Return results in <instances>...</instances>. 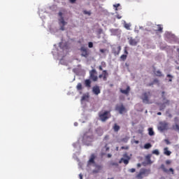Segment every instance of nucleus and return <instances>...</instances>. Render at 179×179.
I'll return each instance as SVG.
<instances>
[{
    "instance_id": "1",
    "label": "nucleus",
    "mask_w": 179,
    "mask_h": 179,
    "mask_svg": "<svg viewBox=\"0 0 179 179\" xmlns=\"http://www.w3.org/2000/svg\"><path fill=\"white\" fill-rule=\"evenodd\" d=\"M152 97V93L150 92H147L143 93L141 95V99L143 101V103L145 104H151L152 101H150V99Z\"/></svg>"
},
{
    "instance_id": "2",
    "label": "nucleus",
    "mask_w": 179,
    "mask_h": 179,
    "mask_svg": "<svg viewBox=\"0 0 179 179\" xmlns=\"http://www.w3.org/2000/svg\"><path fill=\"white\" fill-rule=\"evenodd\" d=\"M150 174V169H141L139 173L136 176L137 179H143Z\"/></svg>"
},
{
    "instance_id": "3",
    "label": "nucleus",
    "mask_w": 179,
    "mask_h": 179,
    "mask_svg": "<svg viewBox=\"0 0 179 179\" xmlns=\"http://www.w3.org/2000/svg\"><path fill=\"white\" fill-rule=\"evenodd\" d=\"M58 15L60 17L59 19V25H60V30L64 31L65 30V26L67 24V22H66L64 20V17L63 16V13L62 11L59 12Z\"/></svg>"
},
{
    "instance_id": "4",
    "label": "nucleus",
    "mask_w": 179,
    "mask_h": 179,
    "mask_svg": "<svg viewBox=\"0 0 179 179\" xmlns=\"http://www.w3.org/2000/svg\"><path fill=\"white\" fill-rule=\"evenodd\" d=\"M99 117L101 122H105L110 117V113L109 111L100 112L99 113Z\"/></svg>"
},
{
    "instance_id": "5",
    "label": "nucleus",
    "mask_w": 179,
    "mask_h": 179,
    "mask_svg": "<svg viewBox=\"0 0 179 179\" xmlns=\"http://www.w3.org/2000/svg\"><path fill=\"white\" fill-rule=\"evenodd\" d=\"M98 73L95 69H93L90 71V79L94 82H97L99 80Z\"/></svg>"
},
{
    "instance_id": "6",
    "label": "nucleus",
    "mask_w": 179,
    "mask_h": 179,
    "mask_svg": "<svg viewBox=\"0 0 179 179\" xmlns=\"http://www.w3.org/2000/svg\"><path fill=\"white\" fill-rule=\"evenodd\" d=\"M162 99L164 101H165V102L164 103L160 104L159 106V110L162 111L163 110H164L166 108V106H169L170 105V101L169 100H166V96H164V94H166V92H162Z\"/></svg>"
},
{
    "instance_id": "7",
    "label": "nucleus",
    "mask_w": 179,
    "mask_h": 179,
    "mask_svg": "<svg viewBox=\"0 0 179 179\" xmlns=\"http://www.w3.org/2000/svg\"><path fill=\"white\" fill-rule=\"evenodd\" d=\"M157 128H158V130L161 131H166L169 129V123L166 122H160L158 124Z\"/></svg>"
},
{
    "instance_id": "8",
    "label": "nucleus",
    "mask_w": 179,
    "mask_h": 179,
    "mask_svg": "<svg viewBox=\"0 0 179 179\" xmlns=\"http://www.w3.org/2000/svg\"><path fill=\"white\" fill-rule=\"evenodd\" d=\"M80 52L81 56L84 57L85 58H87L90 55L89 49L87 48H85V46H81Z\"/></svg>"
},
{
    "instance_id": "9",
    "label": "nucleus",
    "mask_w": 179,
    "mask_h": 179,
    "mask_svg": "<svg viewBox=\"0 0 179 179\" xmlns=\"http://www.w3.org/2000/svg\"><path fill=\"white\" fill-rule=\"evenodd\" d=\"M115 110L118 111L119 113L121 115L127 113V110L123 104H122L121 106H116Z\"/></svg>"
},
{
    "instance_id": "10",
    "label": "nucleus",
    "mask_w": 179,
    "mask_h": 179,
    "mask_svg": "<svg viewBox=\"0 0 179 179\" xmlns=\"http://www.w3.org/2000/svg\"><path fill=\"white\" fill-rule=\"evenodd\" d=\"M108 73L107 70H103V74H99V78L101 79L103 78V80L104 81H106L108 79Z\"/></svg>"
},
{
    "instance_id": "11",
    "label": "nucleus",
    "mask_w": 179,
    "mask_h": 179,
    "mask_svg": "<svg viewBox=\"0 0 179 179\" xmlns=\"http://www.w3.org/2000/svg\"><path fill=\"white\" fill-rule=\"evenodd\" d=\"M160 169L164 172V173H169V171L171 172L172 174H174V169L173 168L169 169V170H167L166 169V166L164 164H162L160 166Z\"/></svg>"
},
{
    "instance_id": "12",
    "label": "nucleus",
    "mask_w": 179,
    "mask_h": 179,
    "mask_svg": "<svg viewBox=\"0 0 179 179\" xmlns=\"http://www.w3.org/2000/svg\"><path fill=\"white\" fill-rule=\"evenodd\" d=\"M121 50H122V47L117 46V48H113L112 51L115 55H119L120 54Z\"/></svg>"
},
{
    "instance_id": "13",
    "label": "nucleus",
    "mask_w": 179,
    "mask_h": 179,
    "mask_svg": "<svg viewBox=\"0 0 179 179\" xmlns=\"http://www.w3.org/2000/svg\"><path fill=\"white\" fill-rule=\"evenodd\" d=\"M92 92L96 94V95H99V94H101V90L100 87L99 86H94L92 88Z\"/></svg>"
},
{
    "instance_id": "14",
    "label": "nucleus",
    "mask_w": 179,
    "mask_h": 179,
    "mask_svg": "<svg viewBox=\"0 0 179 179\" xmlns=\"http://www.w3.org/2000/svg\"><path fill=\"white\" fill-rule=\"evenodd\" d=\"M85 86L87 88H91L92 87V80L90 79L85 80L84 81Z\"/></svg>"
},
{
    "instance_id": "15",
    "label": "nucleus",
    "mask_w": 179,
    "mask_h": 179,
    "mask_svg": "<svg viewBox=\"0 0 179 179\" xmlns=\"http://www.w3.org/2000/svg\"><path fill=\"white\" fill-rule=\"evenodd\" d=\"M124 157L127 158V159H123V162L125 165L129 164V160L131 159V157L128 156V155H124Z\"/></svg>"
},
{
    "instance_id": "16",
    "label": "nucleus",
    "mask_w": 179,
    "mask_h": 179,
    "mask_svg": "<svg viewBox=\"0 0 179 179\" xmlns=\"http://www.w3.org/2000/svg\"><path fill=\"white\" fill-rule=\"evenodd\" d=\"M155 84H157L158 86L160 85V83L159 81V80H157V78H155V80H153L152 83H150L149 84H148V86L150 87L154 85Z\"/></svg>"
},
{
    "instance_id": "17",
    "label": "nucleus",
    "mask_w": 179,
    "mask_h": 179,
    "mask_svg": "<svg viewBox=\"0 0 179 179\" xmlns=\"http://www.w3.org/2000/svg\"><path fill=\"white\" fill-rule=\"evenodd\" d=\"M130 91H131V88H130V87H129V86H127L126 90H120V92H121L122 94H127V95H128V94H129Z\"/></svg>"
},
{
    "instance_id": "18",
    "label": "nucleus",
    "mask_w": 179,
    "mask_h": 179,
    "mask_svg": "<svg viewBox=\"0 0 179 179\" xmlns=\"http://www.w3.org/2000/svg\"><path fill=\"white\" fill-rule=\"evenodd\" d=\"M129 43L130 45H136V44H138V42L132 38H129Z\"/></svg>"
},
{
    "instance_id": "19",
    "label": "nucleus",
    "mask_w": 179,
    "mask_h": 179,
    "mask_svg": "<svg viewBox=\"0 0 179 179\" xmlns=\"http://www.w3.org/2000/svg\"><path fill=\"white\" fill-rule=\"evenodd\" d=\"M95 159H96V156H95V155L94 154H92V155H91V157H90V160H89V164H94L95 163Z\"/></svg>"
},
{
    "instance_id": "20",
    "label": "nucleus",
    "mask_w": 179,
    "mask_h": 179,
    "mask_svg": "<svg viewBox=\"0 0 179 179\" xmlns=\"http://www.w3.org/2000/svg\"><path fill=\"white\" fill-rule=\"evenodd\" d=\"M151 157H152V155H148L145 157V161H146L148 164H152V160H150Z\"/></svg>"
},
{
    "instance_id": "21",
    "label": "nucleus",
    "mask_w": 179,
    "mask_h": 179,
    "mask_svg": "<svg viewBox=\"0 0 179 179\" xmlns=\"http://www.w3.org/2000/svg\"><path fill=\"white\" fill-rule=\"evenodd\" d=\"M113 130L115 132H118L120 130V127L117 124H115L113 126Z\"/></svg>"
},
{
    "instance_id": "22",
    "label": "nucleus",
    "mask_w": 179,
    "mask_h": 179,
    "mask_svg": "<svg viewBox=\"0 0 179 179\" xmlns=\"http://www.w3.org/2000/svg\"><path fill=\"white\" fill-rule=\"evenodd\" d=\"M156 31L163 33V27H162V24H157V29L156 30Z\"/></svg>"
},
{
    "instance_id": "23",
    "label": "nucleus",
    "mask_w": 179,
    "mask_h": 179,
    "mask_svg": "<svg viewBox=\"0 0 179 179\" xmlns=\"http://www.w3.org/2000/svg\"><path fill=\"white\" fill-rule=\"evenodd\" d=\"M76 89L78 91H80L83 90V85L81 84V83H78L77 84Z\"/></svg>"
},
{
    "instance_id": "24",
    "label": "nucleus",
    "mask_w": 179,
    "mask_h": 179,
    "mask_svg": "<svg viewBox=\"0 0 179 179\" xmlns=\"http://www.w3.org/2000/svg\"><path fill=\"white\" fill-rule=\"evenodd\" d=\"M89 98H90L89 94H83V96H82L81 100L82 101H87V100L89 99Z\"/></svg>"
},
{
    "instance_id": "25",
    "label": "nucleus",
    "mask_w": 179,
    "mask_h": 179,
    "mask_svg": "<svg viewBox=\"0 0 179 179\" xmlns=\"http://www.w3.org/2000/svg\"><path fill=\"white\" fill-rule=\"evenodd\" d=\"M148 134L151 136H155V131H153V129L152 128L148 129Z\"/></svg>"
},
{
    "instance_id": "26",
    "label": "nucleus",
    "mask_w": 179,
    "mask_h": 179,
    "mask_svg": "<svg viewBox=\"0 0 179 179\" xmlns=\"http://www.w3.org/2000/svg\"><path fill=\"white\" fill-rule=\"evenodd\" d=\"M164 154L167 156H170L171 155V152L169 151V148H166L164 149Z\"/></svg>"
},
{
    "instance_id": "27",
    "label": "nucleus",
    "mask_w": 179,
    "mask_h": 179,
    "mask_svg": "<svg viewBox=\"0 0 179 179\" xmlns=\"http://www.w3.org/2000/svg\"><path fill=\"white\" fill-rule=\"evenodd\" d=\"M156 76L157 77H162L163 76V74H162V71L160 70H157L155 73Z\"/></svg>"
},
{
    "instance_id": "28",
    "label": "nucleus",
    "mask_w": 179,
    "mask_h": 179,
    "mask_svg": "<svg viewBox=\"0 0 179 179\" xmlns=\"http://www.w3.org/2000/svg\"><path fill=\"white\" fill-rule=\"evenodd\" d=\"M175 131H179V124H176L172 127Z\"/></svg>"
},
{
    "instance_id": "29",
    "label": "nucleus",
    "mask_w": 179,
    "mask_h": 179,
    "mask_svg": "<svg viewBox=\"0 0 179 179\" xmlns=\"http://www.w3.org/2000/svg\"><path fill=\"white\" fill-rule=\"evenodd\" d=\"M120 59L122 61H125L127 59V55H122V56H120Z\"/></svg>"
},
{
    "instance_id": "30",
    "label": "nucleus",
    "mask_w": 179,
    "mask_h": 179,
    "mask_svg": "<svg viewBox=\"0 0 179 179\" xmlns=\"http://www.w3.org/2000/svg\"><path fill=\"white\" fill-rule=\"evenodd\" d=\"M152 148V144H151V143H147V144H145V145H144V148H145V149H149V148Z\"/></svg>"
},
{
    "instance_id": "31",
    "label": "nucleus",
    "mask_w": 179,
    "mask_h": 179,
    "mask_svg": "<svg viewBox=\"0 0 179 179\" xmlns=\"http://www.w3.org/2000/svg\"><path fill=\"white\" fill-rule=\"evenodd\" d=\"M167 78H169V82H172L173 81V76L171 74H167Z\"/></svg>"
},
{
    "instance_id": "32",
    "label": "nucleus",
    "mask_w": 179,
    "mask_h": 179,
    "mask_svg": "<svg viewBox=\"0 0 179 179\" xmlns=\"http://www.w3.org/2000/svg\"><path fill=\"white\" fill-rule=\"evenodd\" d=\"M120 3H116L113 5V7L115 8V11L118 10V8L120 7Z\"/></svg>"
},
{
    "instance_id": "33",
    "label": "nucleus",
    "mask_w": 179,
    "mask_h": 179,
    "mask_svg": "<svg viewBox=\"0 0 179 179\" xmlns=\"http://www.w3.org/2000/svg\"><path fill=\"white\" fill-rule=\"evenodd\" d=\"M88 47H89V48H92L94 47L93 42H89L88 43Z\"/></svg>"
},
{
    "instance_id": "34",
    "label": "nucleus",
    "mask_w": 179,
    "mask_h": 179,
    "mask_svg": "<svg viewBox=\"0 0 179 179\" xmlns=\"http://www.w3.org/2000/svg\"><path fill=\"white\" fill-rule=\"evenodd\" d=\"M83 13L85 15H91V12L90 11H87L86 10H83Z\"/></svg>"
},
{
    "instance_id": "35",
    "label": "nucleus",
    "mask_w": 179,
    "mask_h": 179,
    "mask_svg": "<svg viewBox=\"0 0 179 179\" xmlns=\"http://www.w3.org/2000/svg\"><path fill=\"white\" fill-rule=\"evenodd\" d=\"M124 27H125L127 30H130V24H124Z\"/></svg>"
},
{
    "instance_id": "36",
    "label": "nucleus",
    "mask_w": 179,
    "mask_h": 179,
    "mask_svg": "<svg viewBox=\"0 0 179 179\" xmlns=\"http://www.w3.org/2000/svg\"><path fill=\"white\" fill-rule=\"evenodd\" d=\"M152 154L159 155L160 153L159 152V150H155L152 151Z\"/></svg>"
},
{
    "instance_id": "37",
    "label": "nucleus",
    "mask_w": 179,
    "mask_h": 179,
    "mask_svg": "<svg viewBox=\"0 0 179 179\" xmlns=\"http://www.w3.org/2000/svg\"><path fill=\"white\" fill-rule=\"evenodd\" d=\"M129 149V146H122V147H121V150H127Z\"/></svg>"
},
{
    "instance_id": "38",
    "label": "nucleus",
    "mask_w": 179,
    "mask_h": 179,
    "mask_svg": "<svg viewBox=\"0 0 179 179\" xmlns=\"http://www.w3.org/2000/svg\"><path fill=\"white\" fill-rule=\"evenodd\" d=\"M99 51L101 53H105L107 51V50L106 49H100Z\"/></svg>"
},
{
    "instance_id": "39",
    "label": "nucleus",
    "mask_w": 179,
    "mask_h": 179,
    "mask_svg": "<svg viewBox=\"0 0 179 179\" xmlns=\"http://www.w3.org/2000/svg\"><path fill=\"white\" fill-rule=\"evenodd\" d=\"M136 171V169H129V172H131V173H135Z\"/></svg>"
},
{
    "instance_id": "40",
    "label": "nucleus",
    "mask_w": 179,
    "mask_h": 179,
    "mask_svg": "<svg viewBox=\"0 0 179 179\" xmlns=\"http://www.w3.org/2000/svg\"><path fill=\"white\" fill-rule=\"evenodd\" d=\"M116 17H117L118 20H120V19H122V16L120 15V14H117V15H116Z\"/></svg>"
},
{
    "instance_id": "41",
    "label": "nucleus",
    "mask_w": 179,
    "mask_h": 179,
    "mask_svg": "<svg viewBox=\"0 0 179 179\" xmlns=\"http://www.w3.org/2000/svg\"><path fill=\"white\" fill-rule=\"evenodd\" d=\"M124 54H125V55H129V52H128L127 48H125V49H124Z\"/></svg>"
},
{
    "instance_id": "42",
    "label": "nucleus",
    "mask_w": 179,
    "mask_h": 179,
    "mask_svg": "<svg viewBox=\"0 0 179 179\" xmlns=\"http://www.w3.org/2000/svg\"><path fill=\"white\" fill-rule=\"evenodd\" d=\"M106 151H108L110 150V148L108 147V144L105 145Z\"/></svg>"
},
{
    "instance_id": "43",
    "label": "nucleus",
    "mask_w": 179,
    "mask_h": 179,
    "mask_svg": "<svg viewBox=\"0 0 179 179\" xmlns=\"http://www.w3.org/2000/svg\"><path fill=\"white\" fill-rule=\"evenodd\" d=\"M111 165L112 166H119L118 163H115V162L111 163Z\"/></svg>"
},
{
    "instance_id": "44",
    "label": "nucleus",
    "mask_w": 179,
    "mask_h": 179,
    "mask_svg": "<svg viewBox=\"0 0 179 179\" xmlns=\"http://www.w3.org/2000/svg\"><path fill=\"white\" fill-rule=\"evenodd\" d=\"M165 142H166V145H170V143H171L170 141L167 140V139L165 140Z\"/></svg>"
},
{
    "instance_id": "45",
    "label": "nucleus",
    "mask_w": 179,
    "mask_h": 179,
    "mask_svg": "<svg viewBox=\"0 0 179 179\" xmlns=\"http://www.w3.org/2000/svg\"><path fill=\"white\" fill-rule=\"evenodd\" d=\"M77 0H69L71 3H75Z\"/></svg>"
},
{
    "instance_id": "46",
    "label": "nucleus",
    "mask_w": 179,
    "mask_h": 179,
    "mask_svg": "<svg viewBox=\"0 0 179 179\" xmlns=\"http://www.w3.org/2000/svg\"><path fill=\"white\" fill-rule=\"evenodd\" d=\"M166 164H171V161H170V160H166Z\"/></svg>"
},
{
    "instance_id": "47",
    "label": "nucleus",
    "mask_w": 179,
    "mask_h": 179,
    "mask_svg": "<svg viewBox=\"0 0 179 179\" xmlns=\"http://www.w3.org/2000/svg\"><path fill=\"white\" fill-rule=\"evenodd\" d=\"M80 179H83V176L82 173L79 174Z\"/></svg>"
},
{
    "instance_id": "48",
    "label": "nucleus",
    "mask_w": 179,
    "mask_h": 179,
    "mask_svg": "<svg viewBox=\"0 0 179 179\" xmlns=\"http://www.w3.org/2000/svg\"><path fill=\"white\" fill-rule=\"evenodd\" d=\"M99 71H103V66H99Z\"/></svg>"
},
{
    "instance_id": "49",
    "label": "nucleus",
    "mask_w": 179,
    "mask_h": 179,
    "mask_svg": "<svg viewBox=\"0 0 179 179\" xmlns=\"http://www.w3.org/2000/svg\"><path fill=\"white\" fill-rule=\"evenodd\" d=\"M123 161H124V158H122V159L120 160L119 164H122Z\"/></svg>"
},
{
    "instance_id": "50",
    "label": "nucleus",
    "mask_w": 179,
    "mask_h": 179,
    "mask_svg": "<svg viewBox=\"0 0 179 179\" xmlns=\"http://www.w3.org/2000/svg\"><path fill=\"white\" fill-rule=\"evenodd\" d=\"M105 140H108L109 139V136H106L105 138H104Z\"/></svg>"
},
{
    "instance_id": "51",
    "label": "nucleus",
    "mask_w": 179,
    "mask_h": 179,
    "mask_svg": "<svg viewBox=\"0 0 179 179\" xmlns=\"http://www.w3.org/2000/svg\"><path fill=\"white\" fill-rule=\"evenodd\" d=\"M107 157H108V158H111V157H112V155L108 154Z\"/></svg>"
},
{
    "instance_id": "52",
    "label": "nucleus",
    "mask_w": 179,
    "mask_h": 179,
    "mask_svg": "<svg viewBox=\"0 0 179 179\" xmlns=\"http://www.w3.org/2000/svg\"><path fill=\"white\" fill-rule=\"evenodd\" d=\"M87 139H90V141H92L93 138H92V137H87Z\"/></svg>"
},
{
    "instance_id": "53",
    "label": "nucleus",
    "mask_w": 179,
    "mask_h": 179,
    "mask_svg": "<svg viewBox=\"0 0 179 179\" xmlns=\"http://www.w3.org/2000/svg\"><path fill=\"white\" fill-rule=\"evenodd\" d=\"M141 166H142V165H141V164H137V167H138V168H141Z\"/></svg>"
},
{
    "instance_id": "54",
    "label": "nucleus",
    "mask_w": 179,
    "mask_h": 179,
    "mask_svg": "<svg viewBox=\"0 0 179 179\" xmlns=\"http://www.w3.org/2000/svg\"><path fill=\"white\" fill-rule=\"evenodd\" d=\"M157 115H162V113L159 112V113H157Z\"/></svg>"
},
{
    "instance_id": "55",
    "label": "nucleus",
    "mask_w": 179,
    "mask_h": 179,
    "mask_svg": "<svg viewBox=\"0 0 179 179\" xmlns=\"http://www.w3.org/2000/svg\"><path fill=\"white\" fill-rule=\"evenodd\" d=\"M74 125H75L76 127H77V126L78 125V124L77 122H76V123H74Z\"/></svg>"
},
{
    "instance_id": "56",
    "label": "nucleus",
    "mask_w": 179,
    "mask_h": 179,
    "mask_svg": "<svg viewBox=\"0 0 179 179\" xmlns=\"http://www.w3.org/2000/svg\"><path fill=\"white\" fill-rule=\"evenodd\" d=\"M93 172H94V173H98L99 171L94 170V171H93Z\"/></svg>"
},
{
    "instance_id": "57",
    "label": "nucleus",
    "mask_w": 179,
    "mask_h": 179,
    "mask_svg": "<svg viewBox=\"0 0 179 179\" xmlns=\"http://www.w3.org/2000/svg\"><path fill=\"white\" fill-rule=\"evenodd\" d=\"M101 64L105 66V65H106V63L102 62Z\"/></svg>"
},
{
    "instance_id": "58",
    "label": "nucleus",
    "mask_w": 179,
    "mask_h": 179,
    "mask_svg": "<svg viewBox=\"0 0 179 179\" xmlns=\"http://www.w3.org/2000/svg\"><path fill=\"white\" fill-rule=\"evenodd\" d=\"M135 143H139V141H136Z\"/></svg>"
},
{
    "instance_id": "59",
    "label": "nucleus",
    "mask_w": 179,
    "mask_h": 179,
    "mask_svg": "<svg viewBox=\"0 0 179 179\" xmlns=\"http://www.w3.org/2000/svg\"><path fill=\"white\" fill-rule=\"evenodd\" d=\"M161 179H166V178H164V177H162Z\"/></svg>"
},
{
    "instance_id": "60",
    "label": "nucleus",
    "mask_w": 179,
    "mask_h": 179,
    "mask_svg": "<svg viewBox=\"0 0 179 179\" xmlns=\"http://www.w3.org/2000/svg\"><path fill=\"white\" fill-rule=\"evenodd\" d=\"M119 150V148H117V150Z\"/></svg>"
},
{
    "instance_id": "61",
    "label": "nucleus",
    "mask_w": 179,
    "mask_h": 179,
    "mask_svg": "<svg viewBox=\"0 0 179 179\" xmlns=\"http://www.w3.org/2000/svg\"><path fill=\"white\" fill-rule=\"evenodd\" d=\"M99 169H101V166H99Z\"/></svg>"
},
{
    "instance_id": "62",
    "label": "nucleus",
    "mask_w": 179,
    "mask_h": 179,
    "mask_svg": "<svg viewBox=\"0 0 179 179\" xmlns=\"http://www.w3.org/2000/svg\"><path fill=\"white\" fill-rule=\"evenodd\" d=\"M108 179H114V178H108Z\"/></svg>"
}]
</instances>
